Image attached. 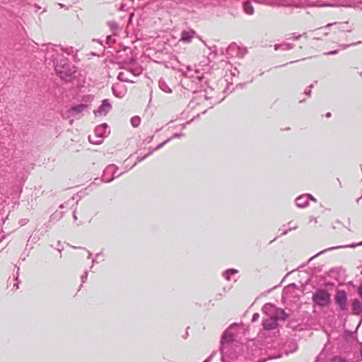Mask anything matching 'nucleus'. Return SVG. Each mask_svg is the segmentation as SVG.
Masks as SVG:
<instances>
[{
  "label": "nucleus",
  "mask_w": 362,
  "mask_h": 362,
  "mask_svg": "<svg viewBox=\"0 0 362 362\" xmlns=\"http://www.w3.org/2000/svg\"><path fill=\"white\" fill-rule=\"evenodd\" d=\"M279 48H281V45H274V49H275V50H277V49H279Z\"/></svg>",
  "instance_id": "c9c22d12"
},
{
  "label": "nucleus",
  "mask_w": 362,
  "mask_h": 362,
  "mask_svg": "<svg viewBox=\"0 0 362 362\" xmlns=\"http://www.w3.org/2000/svg\"><path fill=\"white\" fill-rule=\"evenodd\" d=\"M336 303L340 307L342 310H345L347 308V296L344 291H337L335 295Z\"/></svg>",
  "instance_id": "423d86ee"
},
{
  "label": "nucleus",
  "mask_w": 362,
  "mask_h": 362,
  "mask_svg": "<svg viewBox=\"0 0 362 362\" xmlns=\"http://www.w3.org/2000/svg\"><path fill=\"white\" fill-rule=\"evenodd\" d=\"M265 4L269 5V6H276V0H265L264 2Z\"/></svg>",
  "instance_id": "b1692460"
},
{
  "label": "nucleus",
  "mask_w": 362,
  "mask_h": 362,
  "mask_svg": "<svg viewBox=\"0 0 362 362\" xmlns=\"http://www.w3.org/2000/svg\"><path fill=\"white\" fill-rule=\"evenodd\" d=\"M88 106L86 104H80L77 105H74L70 108V110L68 111L69 116L71 117H76L80 113L83 112L87 109Z\"/></svg>",
  "instance_id": "f8f14e48"
},
{
  "label": "nucleus",
  "mask_w": 362,
  "mask_h": 362,
  "mask_svg": "<svg viewBox=\"0 0 362 362\" xmlns=\"http://www.w3.org/2000/svg\"><path fill=\"white\" fill-rule=\"evenodd\" d=\"M358 245H362V242H361V243H358V244H353V245H349V247H354L358 246Z\"/></svg>",
  "instance_id": "473e14b6"
},
{
  "label": "nucleus",
  "mask_w": 362,
  "mask_h": 362,
  "mask_svg": "<svg viewBox=\"0 0 362 362\" xmlns=\"http://www.w3.org/2000/svg\"><path fill=\"white\" fill-rule=\"evenodd\" d=\"M351 308L354 315H360L362 313V304L358 299L353 300Z\"/></svg>",
  "instance_id": "4468645a"
},
{
  "label": "nucleus",
  "mask_w": 362,
  "mask_h": 362,
  "mask_svg": "<svg viewBox=\"0 0 362 362\" xmlns=\"http://www.w3.org/2000/svg\"><path fill=\"white\" fill-rule=\"evenodd\" d=\"M14 286V287H16V288H18V284H14V286Z\"/></svg>",
  "instance_id": "8fccbe9b"
},
{
  "label": "nucleus",
  "mask_w": 362,
  "mask_h": 362,
  "mask_svg": "<svg viewBox=\"0 0 362 362\" xmlns=\"http://www.w3.org/2000/svg\"><path fill=\"white\" fill-rule=\"evenodd\" d=\"M152 152H150L148 154H146V156H144L143 158L139 159V161H141L143 160L144 158H146L148 155H150Z\"/></svg>",
  "instance_id": "4c0bfd02"
},
{
  "label": "nucleus",
  "mask_w": 362,
  "mask_h": 362,
  "mask_svg": "<svg viewBox=\"0 0 362 362\" xmlns=\"http://www.w3.org/2000/svg\"><path fill=\"white\" fill-rule=\"evenodd\" d=\"M159 87L160 88L163 90L165 93H171L172 90L169 87V86L167 84V83L165 81L160 80L159 81Z\"/></svg>",
  "instance_id": "a211bd4d"
},
{
  "label": "nucleus",
  "mask_w": 362,
  "mask_h": 362,
  "mask_svg": "<svg viewBox=\"0 0 362 362\" xmlns=\"http://www.w3.org/2000/svg\"><path fill=\"white\" fill-rule=\"evenodd\" d=\"M90 257H91V253L90 252H88V257L90 258Z\"/></svg>",
  "instance_id": "09e8293b"
},
{
  "label": "nucleus",
  "mask_w": 362,
  "mask_h": 362,
  "mask_svg": "<svg viewBox=\"0 0 362 362\" xmlns=\"http://www.w3.org/2000/svg\"><path fill=\"white\" fill-rule=\"evenodd\" d=\"M195 35L196 32L192 29L182 30L180 34V41L184 43H189Z\"/></svg>",
  "instance_id": "9d476101"
},
{
  "label": "nucleus",
  "mask_w": 362,
  "mask_h": 362,
  "mask_svg": "<svg viewBox=\"0 0 362 362\" xmlns=\"http://www.w3.org/2000/svg\"><path fill=\"white\" fill-rule=\"evenodd\" d=\"M190 90H192V92L193 93H196V92H198L199 90L197 88H195V89H193V88H191Z\"/></svg>",
  "instance_id": "79ce46f5"
},
{
  "label": "nucleus",
  "mask_w": 362,
  "mask_h": 362,
  "mask_svg": "<svg viewBox=\"0 0 362 362\" xmlns=\"http://www.w3.org/2000/svg\"><path fill=\"white\" fill-rule=\"evenodd\" d=\"M55 71L62 79L71 81L74 78L76 68L66 61H62L55 65Z\"/></svg>",
  "instance_id": "f03ea898"
},
{
  "label": "nucleus",
  "mask_w": 362,
  "mask_h": 362,
  "mask_svg": "<svg viewBox=\"0 0 362 362\" xmlns=\"http://www.w3.org/2000/svg\"><path fill=\"white\" fill-rule=\"evenodd\" d=\"M170 139H167L166 141H163V143L160 144L155 149L154 151L156 150H158L159 148H160L161 147H163Z\"/></svg>",
  "instance_id": "a878e982"
},
{
  "label": "nucleus",
  "mask_w": 362,
  "mask_h": 362,
  "mask_svg": "<svg viewBox=\"0 0 362 362\" xmlns=\"http://www.w3.org/2000/svg\"><path fill=\"white\" fill-rule=\"evenodd\" d=\"M334 24H337V23H328L325 28H329L330 26H332V25H334Z\"/></svg>",
  "instance_id": "37998d69"
},
{
  "label": "nucleus",
  "mask_w": 362,
  "mask_h": 362,
  "mask_svg": "<svg viewBox=\"0 0 362 362\" xmlns=\"http://www.w3.org/2000/svg\"><path fill=\"white\" fill-rule=\"evenodd\" d=\"M238 50V54H237V57H243L247 52V50L245 49H240L239 47H238L235 45H231L228 48V54L233 55V52Z\"/></svg>",
  "instance_id": "ddd939ff"
},
{
  "label": "nucleus",
  "mask_w": 362,
  "mask_h": 362,
  "mask_svg": "<svg viewBox=\"0 0 362 362\" xmlns=\"http://www.w3.org/2000/svg\"><path fill=\"white\" fill-rule=\"evenodd\" d=\"M233 339V335L228 331H226L222 336V340H221L222 345H221V351L222 354L221 361L223 362H226L225 356H224L225 349L226 348V344L232 341Z\"/></svg>",
  "instance_id": "6e6552de"
},
{
  "label": "nucleus",
  "mask_w": 362,
  "mask_h": 362,
  "mask_svg": "<svg viewBox=\"0 0 362 362\" xmlns=\"http://www.w3.org/2000/svg\"><path fill=\"white\" fill-rule=\"evenodd\" d=\"M349 45H341L340 47L342 48V49H346L349 47Z\"/></svg>",
  "instance_id": "ea45409f"
},
{
  "label": "nucleus",
  "mask_w": 362,
  "mask_h": 362,
  "mask_svg": "<svg viewBox=\"0 0 362 362\" xmlns=\"http://www.w3.org/2000/svg\"><path fill=\"white\" fill-rule=\"evenodd\" d=\"M276 4L277 6H284V7H296V8H303L305 6H331V7H335V6H339V5L337 4H325L322 5H317V4H306V1H302L298 0H276Z\"/></svg>",
  "instance_id": "7ed1b4c3"
},
{
  "label": "nucleus",
  "mask_w": 362,
  "mask_h": 362,
  "mask_svg": "<svg viewBox=\"0 0 362 362\" xmlns=\"http://www.w3.org/2000/svg\"><path fill=\"white\" fill-rule=\"evenodd\" d=\"M131 123L134 127H137L140 124V118L139 117H132Z\"/></svg>",
  "instance_id": "aec40b11"
},
{
  "label": "nucleus",
  "mask_w": 362,
  "mask_h": 362,
  "mask_svg": "<svg viewBox=\"0 0 362 362\" xmlns=\"http://www.w3.org/2000/svg\"><path fill=\"white\" fill-rule=\"evenodd\" d=\"M124 6H125V5L124 4H122L120 7H119V10L124 11Z\"/></svg>",
  "instance_id": "58836bf2"
},
{
  "label": "nucleus",
  "mask_w": 362,
  "mask_h": 362,
  "mask_svg": "<svg viewBox=\"0 0 362 362\" xmlns=\"http://www.w3.org/2000/svg\"><path fill=\"white\" fill-rule=\"evenodd\" d=\"M259 315L258 313H255L252 316V322L257 321L259 319Z\"/></svg>",
  "instance_id": "bb28decb"
},
{
  "label": "nucleus",
  "mask_w": 362,
  "mask_h": 362,
  "mask_svg": "<svg viewBox=\"0 0 362 362\" xmlns=\"http://www.w3.org/2000/svg\"><path fill=\"white\" fill-rule=\"evenodd\" d=\"M132 73L134 75V76H136V75H139L140 74V71H131Z\"/></svg>",
  "instance_id": "72a5a7b5"
},
{
  "label": "nucleus",
  "mask_w": 362,
  "mask_h": 362,
  "mask_svg": "<svg viewBox=\"0 0 362 362\" xmlns=\"http://www.w3.org/2000/svg\"><path fill=\"white\" fill-rule=\"evenodd\" d=\"M228 272H230L232 274H237L238 273V271L235 270V269H230L228 271Z\"/></svg>",
  "instance_id": "e433bc0d"
},
{
  "label": "nucleus",
  "mask_w": 362,
  "mask_h": 362,
  "mask_svg": "<svg viewBox=\"0 0 362 362\" xmlns=\"http://www.w3.org/2000/svg\"><path fill=\"white\" fill-rule=\"evenodd\" d=\"M305 196H308V200L309 199H310L311 200L314 201V202H316V199L310 194H305Z\"/></svg>",
  "instance_id": "7c9ffc66"
},
{
  "label": "nucleus",
  "mask_w": 362,
  "mask_h": 362,
  "mask_svg": "<svg viewBox=\"0 0 362 362\" xmlns=\"http://www.w3.org/2000/svg\"><path fill=\"white\" fill-rule=\"evenodd\" d=\"M287 233V231H285L283 233L284 235L286 234Z\"/></svg>",
  "instance_id": "603ef678"
},
{
  "label": "nucleus",
  "mask_w": 362,
  "mask_h": 362,
  "mask_svg": "<svg viewBox=\"0 0 362 362\" xmlns=\"http://www.w3.org/2000/svg\"><path fill=\"white\" fill-rule=\"evenodd\" d=\"M337 53H338V50H334V51L329 52L326 54H336Z\"/></svg>",
  "instance_id": "2f4dec72"
},
{
  "label": "nucleus",
  "mask_w": 362,
  "mask_h": 362,
  "mask_svg": "<svg viewBox=\"0 0 362 362\" xmlns=\"http://www.w3.org/2000/svg\"><path fill=\"white\" fill-rule=\"evenodd\" d=\"M112 89L113 94L117 98H123L127 93V87L121 82L115 83Z\"/></svg>",
  "instance_id": "1a4fd4ad"
},
{
  "label": "nucleus",
  "mask_w": 362,
  "mask_h": 362,
  "mask_svg": "<svg viewBox=\"0 0 362 362\" xmlns=\"http://www.w3.org/2000/svg\"><path fill=\"white\" fill-rule=\"evenodd\" d=\"M88 272H86L83 275L81 276L82 281L84 282L85 279L87 278Z\"/></svg>",
  "instance_id": "cd10ccee"
},
{
  "label": "nucleus",
  "mask_w": 362,
  "mask_h": 362,
  "mask_svg": "<svg viewBox=\"0 0 362 362\" xmlns=\"http://www.w3.org/2000/svg\"><path fill=\"white\" fill-rule=\"evenodd\" d=\"M340 6H346V7H355L356 6L355 4H341Z\"/></svg>",
  "instance_id": "c756f323"
},
{
  "label": "nucleus",
  "mask_w": 362,
  "mask_h": 362,
  "mask_svg": "<svg viewBox=\"0 0 362 362\" xmlns=\"http://www.w3.org/2000/svg\"><path fill=\"white\" fill-rule=\"evenodd\" d=\"M107 128V125L106 124L96 127L94 130V134L88 136L89 141L95 144H101L103 138L105 136Z\"/></svg>",
  "instance_id": "39448f33"
},
{
  "label": "nucleus",
  "mask_w": 362,
  "mask_h": 362,
  "mask_svg": "<svg viewBox=\"0 0 362 362\" xmlns=\"http://www.w3.org/2000/svg\"><path fill=\"white\" fill-rule=\"evenodd\" d=\"M111 104L108 100H103L102 105L94 112L98 115H105L111 109Z\"/></svg>",
  "instance_id": "9b49d317"
},
{
  "label": "nucleus",
  "mask_w": 362,
  "mask_h": 362,
  "mask_svg": "<svg viewBox=\"0 0 362 362\" xmlns=\"http://www.w3.org/2000/svg\"><path fill=\"white\" fill-rule=\"evenodd\" d=\"M293 48V45L289 43H284L281 45V49L284 50H288Z\"/></svg>",
  "instance_id": "5701e85b"
},
{
  "label": "nucleus",
  "mask_w": 362,
  "mask_h": 362,
  "mask_svg": "<svg viewBox=\"0 0 362 362\" xmlns=\"http://www.w3.org/2000/svg\"><path fill=\"white\" fill-rule=\"evenodd\" d=\"M360 43H362V42H356V43H354V44H352L351 45H357V44H360Z\"/></svg>",
  "instance_id": "de8ad7c7"
},
{
  "label": "nucleus",
  "mask_w": 362,
  "mask_h": 362,
  "mask_svg": "<svg viewBox=\"0 0 362 362\" xmlns=\"http://www.w3.org/2000/svg\"><path fill=\"white\" fill-rule=\"evenodd\" d=\"M330 116H331V113H330V112H327V113L326 114V117H330Z\"/></svg>",
  "instance_id": "a18cd8bd"
},
{
  "label": "nucleus",
  "mask_w": 362,
  "mask_h": 362,
  "mask_svg": "<svg viewBox=\"0 0 362 362\" xmlns=\"http://www.w3.org/2000/svg\"><path fill=\"white\" fill-rule=\"evenodd\" d=\"M213 356V354L209 356L208 358H206L204 362H209L211 360V358Z\"/></svg>",
  "instance_id": "c03bdc74"
},
{
  "label": "nucleus",
  "mask_w": 362,
  "mask_h": 362,
  "mask_svg": "<svg viewBox=\"0 0 362 362\" xmlns=\"http://www.w3.org/2000/svg\"><path fill=\"white\" fill-rule=\"evenodd\" d=\"M202 78H203V77H202V76H197L194 78V79L192 81V82H193V83H196V84H197V83H200V82H201V81H202Z\"/></svg>",
  "instance_id": "393cba45"
},
{
  "label": "nucleus",
  "mask_w": 362,
  "mask_h": 362,
  "mask_svg": "<svg viewBox=\"0 0 362 362\" xmlns=\"http://www.w3.org/2000/svg\"><path fill=\"white\" fill-rule=\"evenodd\" d=\"M73 216H74V218L75 220H76V219H77V217H76V215L75 212L74 213Z\"/></svg>",
  "instance_id": "49530a36"
},
{
  "label": "nucleus",
  "mask_w": 362,
  "mask_h": 362,
  "mask_svg": "<svg viewBox=\"0 0 362 362\" xmlns=\"http://www.w3.org/2000/svg\"><path fill=\"white\" fill-rule=\"evenodd\" d=\"M314 303L320 307H327L330 304V295L324 289H318L313 296Z\"/></svg>",
  "instance_id": "20e7f679"
},
{
  "label": "nucleus",
  "mask_w": 362,
  "mask_h": 362,
  "mask_svg": "<svg viewBox=\"0 0 362 362\" xmlns=\"http://www.w3.org/2000/svg\"><path fill=\"white\" fill-rule=\"evenodd\" d=\"M228 272H226L223 274V276H225V278L229 281L230 279V275L228 274Z\"/></svg>",
  "instance_id": "c85d7f7f"
},
{
  "label": "nucleus",
  "mask_w": 362,
  "mask_h": 362,
  "mask_svg": "<svg viewBox=\"0 0 362 362\" xmlns=\"http://www.w3.org/2000/svg\"><path fill=\"white\" fill-rule=\"evenodd\" d=\"M338 30L342 32H351L353 30L351 26L348 25V23H339Z\"/></svg>",
  "instance_id": "dca6fc26"
},
{
  "label": "nucleus",
  "mask_w": 362,
  "mask_h": 362,
  "mask_svg": "<svg viewBox=\"0 0 362 362\" xmlns=\"http://www.w3.org/2000/svg\"><path fill=\"white\" fill-rule=\"evenodd\" d=\"M300 36H301L300 35H294V36L293 37V39L294 40H298V39L300 37Z\"/></svg>",
  "instance_id": "f704fd0d"
},
{
  "label": "nucleus",
  "mask_w": 362,
  "mask_h": 362,
  "mask_svg": "<svg viewBox=\"0 0 362 362\" xmlns=\"http://www.w3.org/2000/svg\"><path fill=\"white\" fill-rule=\"evenodd\" d=\"M296 203L298 207H300V208L305 207L308 204V196L302 195V196L298 197L296 199Z\"/></svg>",
  "instance_id": "2eb2a0df"
},
{
  "label": "nucleus",
  "mask_w": 362,
  "mask_h": 362,
  "mask_svg": "<svg viewBox=\"0 0 362 362\" xmlns=\"http://www.w3.org/2000/svg\"><path fill=\"white\" fill-rule=\"evenodd\" d=\"M267 317L262 321V326L266 330H272L277 327V321L285 320L286 315L284 310L276 308L270 304L265 305L262 308Z\"/></svg>",
  "instance_id": "f257e3e1"
},
{
  "label": "nucleus",
  "mask_w": 362,
  "mask_h": 362,
  "mask_svg": "<svg viewBox=\"0 0 362 362\" xmlns=\"http://www.w3.org/2000/svg\"><path fill=\"white\" fill-rule=\"evenodd\" d=\"M127 73H128V71H127V72H120L118 74L117 78L120 81H126V82L133 83L134 81L127 77Z\"/></svg>",
  "instance_id": "6ab92c4d"
},
{
  "label": "nucleus",
  "mask_w": 362,
  "mask_h": 362,
  "mask_svg": "<svg viewBox=\"0 0 362 362\" xmlns=\"http://www.w3.org/2000/svg\"><path fill=\"white\" fill-rule=\"evenodd\" d=\"M243 9H244V11L248 15H252L254 13V8L252 6L250 2H249V1H246L244 3Z\"/></svg>",
  "instance_id": "f3484780"
},
{
  "label": "nucleus",
  "mask_w": 362,
  "mask_h": 362,
  "mask_svg": "<svg viewBox=\"0 0 362 362\" xmlns=\"http://www.w3.org/2000/svg\"><path fill=\"white\" fill-rule=\"evenodd\" d=\"M332 362H348V361L342 357L334 356L332 358Z\"/></svg>",
  "instance_id": "4be33fe9"
},
{
  "label": "nucleus",
  "mask_w": 362,
  "mask_h": 362,
  "mask_svg": "<svg viewBox=\"0 0 362 362\" xmlns=\"http://www.w3.org/2000/svg\"><path fill=\"white\" fill-rule=\"evenodd\" d=\"M310 92H311V90H310V89H309L308 90H305V93L307 95L310 96Z\"/></svg>",
  "instance_id": "a19ab883"
},
{
  "label": "nucleus",
  "mask_w": 362,
  "mask_h": 362,
  "mask_svg": "<svg viewBox=\"0 0 362 362\" xmlns=\"http://www.w3.org/2000/svg\"><path fill=\"white\" fill-rule=\"evenodd\" d=\"M339 247H330V248H328V249H326V250H322L321 252H318L317 254H316L315 255L313 256L312 257L310 258L309 259V262H310L311 260H313L314 258H315L316 257L319 256L320 255L325 252L326 251H328V250H334V249H336V248H339Z\"/></svg>",
  "instance_id": "412c9836"
},
{
  "label": "nucleus",
  "mask_w": 362,
  "mask_h": 362,
  "mask_svg": "<svg viewBox=\"0 0 362 362\" xmlns=\"http://www.w3.org/2000/svg\"><path fill=\"white\" fill-rule=\"evenodd\" d=\"M117 168L114 165H108L103 172V180L106 182H110L114 179L116 174Z\"/></svg>",
  "instance_id": "0eeeda50"
},
{
  "label": "nucleus",
  "mask_w": 362,
  "mask_h": 362,
  "mask_svg": "<svg viewBox=\"0 0 362 362\" xmlns=\"http://www.w3.org/2000/svg\"><path fill=\"white\" fill-rule=\"evenodd\" d=\"M59 6H60L62 8V7H64V5H63V4H59Z\"/></svg>",
  "instance_id": "3c124183"
}]
</instances>
